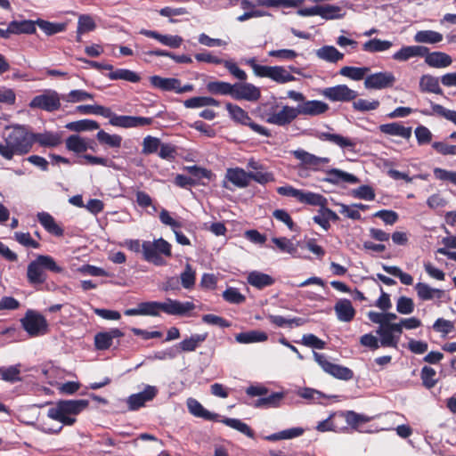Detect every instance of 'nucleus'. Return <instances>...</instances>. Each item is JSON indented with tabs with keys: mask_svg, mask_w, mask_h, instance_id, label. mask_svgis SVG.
<instances>
[{
	"mask_svg": "<svg viewBox=\"0 0 456 456\" xmlns=\"http://www.w3.org/2000/svg\"><path fill=\"white\" fill-rule=\"evenodd\" d=\"M15 240L26 248H39L40 243L31 238L29 232H14Z\"/></svg>",
	"mask_w": 456,
	"mask_h": 456,
	"instance_id": "bf43d9fd",
	"label": "nucleus"
},
{
	"mask_svg": "<svg viewBox=\"0 0 456 456\" xmlns=\"http://www.w3.org/2000/svg\"><path fill=\"white\" fill-rule=\"evenodd\" d=\"M36 23L47 36H53L63 32L67 28L66 22L54 23L42 19H37Z\"/></svg>",
	"mask_w": 456,
	"mask_h": 456,
	"instance_id": "79ce46f5",
	"label": "nucleus"
},
{
	"mask_svg": "<svg viewBox=\"0 0 456 456\" xmlns=\"http://www.w3.org/2000/svg\"><path fill=\"white\" fill-rule=\"evenodd\" d=\"M334 310L337 318L340 322H349L354 320L355 316V310L347 298L339 299L334 305Z\"/></svg>",
	"mask_w": 456,
	"mask_h": 456,
	"instance_id": "b1692460",
	"label": "nucleus"
},
{
	"mask_svg": "<svg viewBox=\"0 0 456 456\" xmlns=\"http://www.w3.org/2000/svg\"><path fill=\"white\" fill-rule=\"evenodd\" d=\"M314 357L322 369L334 378L341 380H350L354 378V371L351 369L328 361L324 354L314 352Z\"/></svg>",
	"mask_w": 456,
	"mask_h": 456,
	"instance_id": "9d476101",
	"label": "nucleus"
},
{
	"mask_svg": "<svg viewBox=\"0 0 456 456\" xmlns=\"http://www.w3.org/2000/svg\"><path fill=\"white\" fill-rule=\"evenodd\" d=\"M441 33L434 30H419L414 35V41L421 44H437L443 40Z\"/></svg>",
	"mask_w": 456,
	"mask_h": 456,
	"instance_id": "4c0bfd02",
	"label": "nucleus"
},
{
	"mask_svg": "<svg viewBox=\"0 0 456 456\" xmlns=\"http://www.w3.org/2000/svg\"><path fill=\"white\" fill-rule=\"evenodd\" d=\"M29 107L53 112L61 108V98L57 92L48 90L35 96L29 102Z\"/></svg>",
	"mask_w": 456,
	"mask_h": 456,
	"instance_id": "4468645a",
	"label": "nucleus"
},
{
	"mask_svg": "<svg viewBox=\"0 0 456 456\" xmlns=\"http://www.w3.org/2000/svg\"><path fill=\"white\" fill-rule=\"evenodd\" d=\"M314 136L321 141H329L331 142H349L343 136L334 133L333 128L326 126V131L315 130Z\"/></svg>",
	"mask_w": 456,
	"mask_h": 456,
	"instance_id": "603ef678",
	"label": "nucleus"
},
{
	"mask_svg": "<svg viewBox=\"0 0 456 456\" xmlns=\"http://www.w3.org/2000/svg\"><path fill=\"white\" fill-rule=\"evenodd\" d=\"M299 202L305 203L310 206H318L320 208H323L328 204L327 199L319 193H314L311 191H302Z\"/></svg>",
	"mask_w": 456,
	"mask_h": 456,
	"instance_id": "a19ab883",
	"label": "nucleus"
},
{
	"mask_svg": "<svg viewBox=\"0 0 456 456\" xmlns=\"http://www.w3.org/2000/svg\"><path fill=\"white\" fill-rule=\"evenodd\" d=\"M345 12L340 6L333 5V4H323L319 5V12L318 16L325 20H336L343 18Z\"/></svg>",
	"mask_w": 456,
	"mask_h": 456,
	"instance_id": "58836bf2",
	"label": "nucleus"
},
{
	"mask_svg": "<svg viewBox=\"0 0 456 456\" xmlns=\"http://www.w3.org/2000/svg\"><path fill=\"white\" fill-rule=\"evenodd\" d=\"M322 94L332 102H350L357 97V93L346 85L324 88Z\"/></svg>",
	"mask_w": 456,
	"mask_h": 456,
	"instance_id": "2eb2a0df",
	"label": "nucleus"
},
{
	"mask_svg": "<svg viewBox=\"0 0 456 456\" xmlns=\"http://www.w3.org/2000/svg\"><path fill=\"white\" fill-rule=\"evenodd\" d=\"M392 45L391 41L374 38L365 42L362 45V50L369 53L384 52L390 49Z\"/></svg>",
	"mask_w": 456,
	"mask_h": 456,
	"instance_id": "c03bdc74",
	"label": "nucleus"
},
{
	"mask_svg": "<svg viewBox=\"0 0 456 456\" xmlns=\"http://www.w3.org/2000/svg\"><path fill=\"white\" fill-rule=\"evenodd\" d=\"M247 282L257 289H263L273 286L275 283V279L267 273L252 271L247 276Z\"/></svg>",
	"mask_w": 456,
	"mask_h": 456,
	"instance_id": "a878e982",
	"label": "nucleus"
},
{
	"mask_svg": "<svg viewBox=\"0 0 456 456\" xmlns=\"http://www.w3.org/2000/svg\"><path fill=\"white\" fill-rule=\"evenodd\" d=\"M428 48L422 45L403 46L393 54V59L399 61H406L413 57H424L428 54Z\"/></svg>",
	"mask_w": 456,
	"mask_h": 456,
	"instance_id": "5701e85b",
	"label": "nucleus"
},
{
	"mask_svg": "<svg viewBox=\"0 0 456 456\" xmlns=\"http://www.w3.org/2000/svg\"><path fill=\"white\" fill-rule=\"evenodd\" d=\"M297 108L298 116H318L325 113L329 110V105L324 102L313 100L299 103Z\"/></svg>",
	"mask_w": 456,
	"mask_h": 456,
	"instance_id": "412c9836",
	"label": "nucleus"
},
{
	"mask_svg": "<svg viewBox=\"0 0 456 456\" xmlns=\"http://www.w3.org/2000/svg\"><path fill=\"white\" fill-rule=\"evenodd\" d=\"M382 133L409 139L411 135V127H406L399 123L384 124L379 126Z\"/></svg>",
	"mask_w": 456,
	"mask_h": 456,
	"instance_id": "2f4dec72",
	"label": "nucleus"
},
{
	"mask_svg": "<svg viewBox=\"0 0 456 456\" xmlns=\"http://www.w3.org/2000/svg\"><path fill=\"white\" fill-rule=\"evenodd\" d=\"M109 78L111 80H126L132 83H137L141 80L140 76L130 69H119L117 70H112L109 75Z\"/></svg>",
	"mask_w": 456,
	"mask_h": 456,
	"instance_id": "a18cd8bd",
	"label": "nucleus"
},
{
	"mask_svg": "<svg viewBox=\"0 0 456 456\" xmlns=\"http://www.w3.org/2000/svg\"><path fill=\"white\" fill-rule=\"evenodd\" d=\"M369 70L370 69L366 67L357 68L345 66L340 69L339 74L353 80H361L364 77L366 73L369 72Z\"/></svg>",
	"mask_w": 456,
	"mask_h": 456,
	"instance_id": "5fc2aeb1",
	"label": "nucleus"
},
{
	"mask_svg": "<svg viewBox=\"0 0 456 456\" xmlns=\"http://www.w3.org/2000/svg\"><path fill=\"white\" fill-rule=\"evenodd\" d=\"M415 290L419 298L422 301H428L433 299L441 300L445 297L444 290L431 288L428 284L424 282H418L415 285Z\"/></svg>",
	"mask_w": 456,
	"mask_h": 456,
	"instance_id": "393cba45",
	"label": "nucleus"
},
{
	"mask_svg": "<svg viewBox=\"0 0 456 456\" xmlns=\"http://www.w3.org/2000/svg\"><path fill=\"white\" fill-rule=\"evenodd\" d=\"M383 270L388 274L399 278L400 281L404 285H411L413 283L412 276L403 273L398 266L383 265Z\"/></svg>",
	"mask_w": 456,
	"mask_h": 456,
	"instance_id": "6e6d98bb",
	"label": "nucleus"
},
{
	"mask_svg": "<svg viewBox=\"0 0 456 456\" xmlns=\"http://www.w3.org/2000/svg\"><path fill=\"white\" fill-rule=\"evenodd\" d=\"M272 240L282 252L289 253L291 255H294L297 252L296 246L286 237L273 238Z\"/></svg>",
	"mask_w": 456,
	"mask_h": 456,
	"instance_id": "e2e57ef3",
	"label": "nucleus"
},
{
	"mask_svg": "<svg viewBox=\"0 0 456 456\" xmlns=\"http://www.w3.org/2000/svg\"><path fill=\"white\" fill-rule=\"evenodd\" d=\"M261 97L258 87L249 83H236L233 85L232 98L235 100H246L256 102Z\"/></svg>",
	"mask_w": 456,
	"mask_h": 456,
	"instance_id": "dca6fc26",
	"label": "nucleus"
},
{
	"mask_svg": "<svg viewBox=\"0 0 456 456\" xmlns=\"http://www.w3.org/2000/svg\"><path fill=\"white\" fill-rule=\"evenodd\" d=\"M259 110L266 122L277 126L289 125L298 117L297 107L284 105L280 108L275 102L262 104Z\"/></svg>",
	"mask_w": 456,
	"mask_h": 456,
	"instance_id": "20e7f679",
	"label": "nucleus"
},
{
	"mask_svg": "<svg viewBox=\"0 0 456 456\" xmlns=\"http://www.w3.org/2000/svg\"><path fill=\"white\" fill-rule=\"evenodd\" d=\"M434 175L436 179L441 181H448L452 184L456 185V172L449 171L440 167L434 169Z\"/></svg>",
	"mask_w": 456,
	"mask_h": 456,
	"instance_id": "774afa93",
	"label": "nucleus"
},
{
	"mask_svg": "<svg viewBox=\"0 0 456 456\" xmlns=\"http://www.w3.org/2000/svg\"><path fill=\"white\" fill-rule=\"evenodd\" d=\"M326 175L322 179L323 182H327L332 184H355L360 183V180L357 176L353 174H349L343 170L338 168H330L325 171Z\"/></svg>",
	"mask_w": 456,
	"mask_h": 456,
	"instance_id": "6ab92c4d",
	"label": "nucleus"
},
{
	"mask_svg": "<svg viewBox=\"0 0 456 456\" xmlns=\"http://www.w3.org/2000/svg\"><path fill=\"white\" fill-rule=\"evenodd\" d=\"M420 379L422 385L427 389L433 388L438 382L436 371L430 366L425 365L420 370Z\"/></svg>",
	"mask_w": 456,
	"mask_h": 456,
	"instance_id": "49530a36",
	"label": "nucleus"
},
{
	"mask_svg": "<svg viewBox=\"0 0 456 456\" xmlns=\"http://www.w3.org/2000/svg\"><path fill=\"white\" fill-rule=\"evenodd\" d=\"M346 422L354 429L362 431L360 427L362 424L367 423L370 418L362 414L356 413L353 411H348L345 414Z\"/></svg>",
	"mask_w": 456,
	"mask_h": 456,
	"instance_id": "8fccbe9b",
	"label": "nucleus"
},
{
	"mask_svg": "<svg viewBox=\"0 0 456 456\" xmlns=\"http://www.w3.org/2000/svg\"><path fill=\"white\" fill-rule=\"evenodd\" d=\"M431 108L435 114L443 117L456 125V110H447L440 104H432Z\"/></svg>",
	"mask_w": 456,
	"mask_h": 456,
	"instance_id": "69168bd1",
	"label": "nucleus"
},
{
	"mask_svg": "<svg viewBox=\"0 0 456 456\" xmlns=\"http://www.w3.org/2000/svg\"><path fill=\"white\" fill-rule=\"evenodd\" d=\"M226 110H228L231 118L235 122L244 126L248 123L250 117L248 116V112H246L240 106L228 102L226 103Z\"/></svg>",
	"mask_w": 456,
	"mask_h": 456,
	"instance_id": "de8ad7c7",
	"label": "nucleus"
},
{
	"mask_svg": "<svg viewBox=\"0 0 456 456\" xmlns=\"http://www.w3.org/2000/svg\"><path fill=\"white\" fill-rule=\"evenodd\" d=\"M425 62L427 65L432 68H446L450 66L452 62V57L443 52H428V54L425 55Z\"/></svg>",
	"mask_w": 456,
	"mask_h": 456,
	"instance_id": "cd10ccee",
	"label": "nucleus"
},
{
	"mask_svg": "<svg viewBox=\"0 0 456 456\" xmlns=\"http://www.w3.org/2000/svg\"><path fill=\"white\" fill-rule=\"evenodd\" d=\"M186 108H200L205 106H218L219 102L212 97L199 96L187 99L183 102Z\"/></svg>",
	"mask_w": 456,
	"mask_h": 456,
	"instance_id": "3c124183",
	"label": "nucleus"
},
{
	"mask_svg": "<svg viewBox=\"0 0 456 456\" xmlns=\"http://www.w3.org/2000/svg\"><path fill=\"white\" fill-rule=\"evenodd\" d=\"M96 25L93 18L89 15H80L77 22V34H83L92 31L95 28Z\"/></svg>",
	"mask_w": 456,
	"mask_h": 456,
	"instance_id": "680f3d73",
	"label": "nucleus"
},
{
	"mask_svg": "<svg viewBox=\"0 0 456 456\" xmlns=\"http://www.w3.org/2000/svg\"><path fill=\"white\" fill-rule=\"evenodd\" d=\"M45 271L53 273H61L63 268L54 258L49 255H38L27 267V280L30 285L37 286L45 283L47 280Z\"/></svg>",
	"mask_w": 456,
	"mask_h": 456,
	"instance_id": "f03ea898",
	"label": "nucleus"
},
{
	"mask_svg": "<svg viewBox=\"0 0 456 456\" xmlns=\"http://www.w3.org/2000/svg\"><path fill=\"white\" fill-rule=\"evenodd\" d=\"M268 320L270 322L277 327H284L289 326L292 327V325H295L297 327L302 326L305 323V320L300 317H294L291 319H286L285 317L281 315H273L269 314Z\"/></svg>",
	"mask_w": 456,
	"mask_h": 456,
	"instance_id": "37998d69",
	"label": "nucleus"
},
{
	"mask_svg": "<svg viewBox=\"0 0 456 456\" xmlns=\"http://www.w3.org/2000/svg\"><path fill=\"white\" fill-rule=\"evenodd\" d=\"M225 178L239 188H245L249 184V173L240 167L228 168Z\"/></svg>",
	"mask_w": 456,
	"mask_h": 456,
	"instance_id": "c85d7f7f",
	"label": "nucleus"
},
{
	"mask_svg": "<svg viewBox=\"0 0 456 456\" xmlns=\"http://www.w3.org/2000/svg\"><path fill=\"white\" fill-rule=\"evenodd\" d=\"M37 221L44 229L50 234L56 237H62L64 229L56 223L55 219L48 212H38L37 215Z\"/></svg>",
	"mask_w": 456,
	"mask_h": 456,
	"instance_id": "4be33fe9",
	"label": "nucleus"
},
{
	"mask_svg": "<svg viewBox=\"0 0 456 456\" xmlns=\"http://www.w3.org/2000/svg\"><path fill=\"white\" fill-rule=\"evenodd\" d=\"M151 85L161 91L165 92H175L176 94H183L186 92H191L193 86L187 84L182 86L181 81L175 77H162L160 76L150 77Z\"/></svg>",
	"mask_w": 456,
	"mask_h": 456,
	"instance_id": "f8f14e48",
	"label": "nucleus"
},
{
	"mask_svg": "<svg viewBox=\"0 0 456 456\" xmlns=\"http://www.w3.org/2000/svg\"><path fill=\"white\" fill-rule=\"evenodd\" d=\"M181 284L184 289H190L193 288L196 281V273L191 265L187 264L183 272L180 275Z\"/></svg>",
	"mask_w": 456,
	"mask_h": 456,
	"instance_id": "13d9d810",
	"label": "nucleus"
},
{
	"mask_svg": "<svg viewBox=\"0 0 456 456\" xmlns=\"http://www.w3.org/2000/svg\"><path fill=\"white\" fill-rule=\"evenodd\" d=\"M21 365L15 364L8 367H0V379L9 383L21 381Z\"/></svg>",
	"mask_w": 456,
	"mask_h": 456,
	"instance_id": "c9c22d12",
	"label": "nucleus"
},
{
	"mask_svg": "<svg viewBox=\"0 0 456 456\" xmlns=\"http://www.w3.org/2000/svg\"><path fill=\"white\" fill-rule=\"evenodd\" d=\"M11 30L12 35L27 34L32 35L36 33V20H12L10 23Z\"/></svg>",
	"mask_w": 456,
	"mask_h": 456,
	"instance_id": "7c9ffc66",
	"label": "nucleus"
},
{
	"mask_svg": "<svg viewBox=\"0 0 456 456\" xmlns=\"http://www.w3.org/2000/svg\"><path fill=\"white\" fill-rule=\"evenodd\" d=\"M235 339L240 344H250L256 342H264L268 339L265 332L260 330H250L247 332H240L235 336Z\"/></svg>",
	"mask_w": 456,
	"mask_h": 456,
	"instance_id": "f704fd0d",
	"label": "nucleus"
},
{
	"mask_svg": "<svg viewBox=\"0 0 456 456\" xmlns=\"http://www.w3.org/2000/svg\"><path fill=\"white\" fill-rule=\"evenodd\" d=\"M193 309H195V305L190 301L181 302L170 297L166 298L164 302L157 301L158 316L161 312L168 315L183 316Z\"/></svg>",
	"mask_w": 456,
	"mask_h": 456,
	"instance_id": "ddd939ff",
	"label": "nucleus"
},
{
	"mask_svg": "<svg viewBox=\"0 0 456 456\" xmlns=\"http://www.w3.org/2000/svg\"><path fill=\"white\" fill-rule=\"evenodd\" d=\"M414 302L411 297L402 296L396 303V311L401 314H410L414 311Z\"/></svg>",
	"mask_w": 456,
	"mask_h": 456,
	"instance_id": "052dcab7",
	"label": "nucleus"
},
{
	"mask_svg": "<svg viewBox=\"0 0 456 456\" xmlns=\"http://www.w3.org/2000/svg\"><path fill=\"white\" fill-rule=\"evenodd\" d=\"M419 90L423 93L443 94L439 86V79L431 75H423L419 79Z\"/></svg>",
	"mask_w": 456,
	"mask_h": 456,
	"instance_id": "473e14b6",
	"label": "nucleus"
},
{
	"mask_svg": "<svg viewBox=\"0 0 456 456\" xmlns=\"http://www.w3.org/2000/svg\"><path fill=\"white\" fill-rule=\"evenodd\" d=\"M360 344L370 351H375L381 346L379 339L371 333L362 335L360 338Z\"/></svg>",
	"mask_w": 456,
	"mask_h": 456,
	"instance_id": "338daca9",
	"label": "nucleus"
},
{
	"mask_svg": "<svg viewBox=\"0 0 456 456\" xmlns=\"http://www.w3.org/2000/svg\"><path fill=\"white\" fill-rule=\"evenodd\" d=\"M66 128L76 132L93 131L99 128V124L96 121L91 119H83L68 123L66 125Z\"/></svg>",
	"mask_w": 456,
	"mask_h": 456,
	"instance_id": "864d4df0",
	"label": "nucleus"
},
{
	"mask_svg": "<svg viewBox=\"0 0 456 456\" xmlns=\"http://www.w3.org/2000/svg\"><path fill=\"white\" fill-rule=\"evenodd\" d=\"M374 217L380 218L386 224L393 225L398 219V214L394 210L381 209L373 215Z\"/></svg>",
	"mask_w": 456,
	"mask_h": 456,
	"instance_id": "0e129e2a",
	"label": "nucleus"
},
{
	"mask_svg": "<svg viewBox=\"0 0 456 456\" xmlns=\"http://www.w3.org/2000/svg\"><path fill=\"white\" fill-rule=\"evenodd\" d=\"M88 405L89 401L86 399L61 400L54 407L48 410L47 416L65 426H72L76 422V418L73 416L82 412Z\"/></svg>",
	"mask_w": 456,
	"mask_h": 456,
	"instance_id": "7ed1b4c3",
	"label": "nucleus"
},
{
	"mask_svg": "<svg viewBox=\"0 0 456 456\" xmlns=\"http://www.w3.org/2000/svg\"><path fill=\"white\" fill-rule=\"evenodd\" d=\"M186 404L189 412L197 418H201L209 421H220L249 438H255V431L247 423L239 419L224 418L223 419H220L221 416L218 413L208 411L198 400L194 398H189Z\"/></svg>",
	"mask_w": 456,
	"mask_h": 456,
	"instance_id": "f257e3e1",
	"label": "nucleus"
},
{
	"mask_svg": "<svg viewBox=\"0 0 456 456\" xmlns=\"http://www.w3.org/2000/svg\"><path fill=\"white\" fill-rule=\"evenodd\" d=\"M223 298L230 303L240 305L246 301V297L237 288L229 287L223 292Z\"/></svg>",
	"mask_w": 456,
	"mask_h": 456,
	"instance_id": "4d7b16f0",
	"label": "nucleus"
},
{
	"mask_svg": "<svg viewBox=\"0 0 456 456\" xmlns=\"http://www.w3.org/2000/svg\"><path fill=\"white\" fill-rule=\"evenodd\" d=\"M158 394V389L153 386H146L143 391L131 395L127 404L130 411H136L144 406L145 403L152 401Z\"/></svg>",
	"mask_w": 456,
	"mask_h": 456,
	"instance_id": "a211bd4d",
	"label": "nucleus"
},
{
	"mask_svg": "<svg viewBox=\"0 0 456 456\" xmlns=\"http://www.w3.org/2000/svg\"><path fill=\"white\" fill-rule=\"evenodd\" d=\"M208 338V333L203 334H192L188 338H185L181 342L176 344V348L181 353L193 352L195 351Z\"/></svg>",
	"mask_w": 456,
	"mask_h": 456,
	"instance_id": "bb28decb",
	"label": "nucleus"
},
{
	"mask_svg": "<svg viewBox=\"0 0 456 456\" xmlns=\"http://www.w3.org/2000/svg\"><path fill=\"white\" fill-rule=\"evenodd\" d=\"M377 335L380 337V346L382 347L397 348L399 344V335L392 333L388 329V325L379 327L376 330Z\"/></svg>",
	"mask_w": 456,
	"mask_h": 456,
	"instance_id": "c756f323",
	"label": "nucleus"
},
{
	"mask_svg": "<svg viewBox=\"0 0 456 456\" xmlns=\"http://www.w3.org/2000/svg\"><path fill=\"white\" fill-rule=\"evenodd\" d=\"M5 142H47L50 137L45 138L41 134H33L28 127L21 125H13L4 129Z\"/></svg>",
	"mask_w": 456,
	"mask_h": 456,
	"instance_id": "6e6552de",
	"label": "nucleus"
},
{
	"mask_svg": "<svg viewBox=\"0 0 456 456\" xmlns=\"http://www.w3.org/2000/svg\"><path fill=\"white\" fill-rule=\"evenodd\" d=\"M305 430L302 428H291L268 436L263 438L269 442H276L280 440L293 439L304 434Z\"/></svg>",
	"mask_w": 456,
	"mask_h": 456,
	"instance_id": "72a5a7b5",
	"label": "nucleus"
},
{
	"mask_svg": "<svg viewBox=\"0 0 456 456\" xmlns=\"http://www.w3.org/2000/svg\"><path fill=\"white\" fill-rule=\"evenodd\" d=\"M317 56L320 59L330 62H337L343 59L344 54L338 51L334 46H323L317 51Z\"/></svg>",
	"mask_w": 456,
	"mask_h": 456,
	"instance_id": "09e8293b",
	"label": "nucleus"
},
{
	"mask_svg": "<svg viewBox=\"0 0 456 456\" xmlns=\"http://www.w3.org/2000/svg\"><path fill=\"white\" fill-rule=\"evenodd\" d=\"M246 63L252 68L254 74L260 77H268L280 84H285L296 79L293 75L281 66L260 65L256 63L255 58L246 60Z\"/></svg>",
	"mask_w": 456,
	"mask_h": 456,
	"instance_id": "423d86ee",
	"label": "nucleus"
},
{
	"mask_svg": "<svg viewBox=\"0 0 456 456\" xmlns=\"http://www.w3.org/2000/svg\"><path fill=\"white\" fill-rule=\"evenodd\" d=\"M208 91L212 94L231 95L233 94V85L224 81H212L207 84Z\"/></svg>",
	"mask_w": 456,
	"mask_h": 456,
	"instance_id": "ea45409f",
	"label": "nucleus"
},
{
	"mask_svg": "<svg viewBox=\"0 0 456 456\" xmlns=\"http://www.w3.org/2000/svg\"><path fill=\"white\" fill-rule=\"evenodd\" d=\"M143 259L156 266H163L167 264L165 257L172 256V245L163 238L152 241L144 240L142 243Z\"/></svg>",
	"mask_w": 456,
	"mask_h": 456,
	"instance_id": "39448f33",
	"label": "nucleus"
},
{
	"mask_svg": "<svg viewBox=\"0 0 456 456\" xmlns=\"http://www.w3.org/2000/svg\"><path fill=\"white\" fill-rule=\"evenodd\" d=\"M96 115L102 116L110 119V124L121 127H137L145 126L152 123L151 118L133 117V116H118L111 111L110 108L98 105Z\"/></svg>",
	"mask_w": 456,
	"mask_h": 456,
	"instance_id": "0eeeda50",
	"label": "nucleus"
},
{
	"mask_svg": "<svg viewBox=\"0 0 456 456\" xmlns=\"http://www.w3.org/2000/svg\"><path fill=\"white\" fill-rule=\"evenodd\" d=\"M395 81L391 72H378L368 76L364 80L367 89H383L391 87Z\"/></svg>",
	"mask_w": 456,
	"mask_h": 456,
	"instance_id": "f3484780",
	"label": "nucleus"
},
{
	"mask_svg": "<svg viewBox=\"0 0 456 456\" xmlns=\"http://www.w3.org/2000/svg\"><path fill=\"white\" fill-rule=\"evenodd\" d=\"M20 323L24 330L32 338L45 335L48 331L45 317L34 310H28L20 319Z\"/></svg>",
	"mask_w": 456,
	"mask_h": 456,
	"instance_id": "1a4fd4ad",
	"label": "nucleus"
},
{
	"mask_svg": "<svg viewBox=\"0 0 456 456\" xmlns=\"http://www.w3.org/2000/svg\"><path fill=\"white\" fill-rule=\"evenodd\" d=\"M293 154L303 165L314 170H322L324 166L330 162L329 158L317 157L304 150L295 151Z\"/></svg>",
	"mask_w": 456,
	"mask_h": 456,
	"instance_id": "aec40b11",
	"label": "nucleus"
},
{
	"mask_svg": "<svg viewBox=\"0 0 456 456\" xmlns=\"http://www.w3.org/2000/svg\"><path fill=\"white\" fill-rule=\"evenodd\" d=\"M125 336L124 332L118 328H111L109 330L100 331L94 335V345L98 351H105L111 346L118 347L119 338Z\"/></svg>",
	"mask_w": 456,
	"mask_h": 456,
	"instance_id": "9b49d317",
	"label": "nucleus"
},
{
	"mask_svg": "<svg viewBox=\"0 0 456 456\" xmlns=\"http://www.w3.org/2000/svg\"><path fill=\"white\" fill-rule=\"evenodd\" d=\"M284 398V394L281 392H273L270 395L257 399L254 406L256 408H276L281 404Z\"/></svg>",
	"mask_w": 456,
	"mask_h": 456,
	"instance_id": "e433bc0d",
	"label": "nucleus"
}]
</instances>
